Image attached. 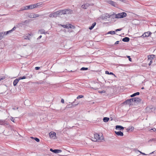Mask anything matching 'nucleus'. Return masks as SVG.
<instances>
[{
    "mask_svg": "<svg viewBox=\"0 0 156 156\" xmlns=\"http://www.w3.org/2000/svg\"><path fill=\"white\" fill-rule=\"evenodd\" d=\"M94 137L93 138V139L92 140V141L94 142H96L98 140L101 141V140L104 139V137L102 136V134L101 136H100V135H99L98 133H96L94 134Z\"/></svg>",
    "mask_w": 156,
    "mask_h": 156,
    "instance_id": "1",
    "label": "nucleus"
},
{
    "mask_svg": "<svg viewBox=\"0 0 156 156\" xmlns=\"http://www.w3.org/2000/svg\"><path fill=\"white\" fill-rule=\"evenodd\" d=\"M126 13L123 12L115 14V18H122L126 17Z\"/></svg>",
    "mask_w": 156,
    "mask_h": 156,
    "instance_id": "2",
    "label": "nucleus"
},
{
    "mask_svg": "<svg viewBox=\"0 0 156 156\" xmlns=\"http://www.w3.org/2000/svg\"><path fill=\"white\" fill-rule=\"evenodd\" d=\"M34 6L32 5H29L24 6L21 8L20 10L23 11L27 9H34Z\"/></svg>",
    "mask_w": 156,
    "mask_h": 156,
    "instance_id": "3",
    "label": "nucleus"
},
{
    "mask_svg": "<svg viewBox=\"0 0 156 156\" xmlns=\"http://www.w3.org/2000/svg\"><path fill=\"white\" fill-rule=\"evenodd\" d=\"M94 5V4L92 3H91L90 4H89L88 3H86L85 4H83L82 6L81 7L84 9H87L88 7L90 6H93Z\"/></svg>",
    "mask_w": 156,
    "mask_h": 156,
    "instance_id": "4",
    "label": "nucleus"
},
{
    "mask_svg": "<svg viewBox=\"0 0 156 156\" xmlns=\"http://www.w3.org/2000/svg\"><path fill=\"white\" fill-rule=\"evenodd\" d=\"M9 123L5 120H0V125L3 126H5L8 125Z\"/></svg>",
    "mask_w": 156,
    "mask_h": 156,
    "instance_id": "5",
    "label": "nucleus"
},
{
    "mask_svg": "<svg viewBox=\"0 0 156 156\" xmlns=\"http://www.w3.org/2000/svg\"><path fill=\"white\" fill-rule=\"evenodd\" d=\"M50 151L55 153H58L61 152L62 151L61 150L55 149L53 150L52 148H50Z\"/></svg>",
    "mask_w": 156,
    "mask_h": 156,
    "instance_id": "6",
    "label": "nucleus"
},
{
    "mask_svg": "<svg viewBox=\"0 0 156 156\" xmlns=\"http://www.w3.org/2000/svg\"><path fill=\"white\" fill-rule=\"evenodd\" d=\"M134 100H133V102H135L136 103H138L139 102H140L141 99L139 98L138 97H134Z\"/></svg>",
    "mask_w": 156,
    "mask_h": 156,
    "instance_id": "7",
    "label": "nucleus"
},
{
    "mask_svg": "<svg viewBox=\"0 0 156 156\" xmlns=\"http://www.w3.org/2000/svg\"><path fill=\"white\" fill-rule=\"evenodd\" d=\"M49 135L50 137L51 138H52L54 139H55V138L56 133H55L53 132V133H51V132H50L49 133Z\"/></svg>",
    "mask_w": 156,
    "mask_h": 156,
    "instance_id": "8",
    "label": "nucleus"
},
{
    "mask_svg": "<svg viewBox=\"0 0 156 156\" xmlns=\"http://www.w3.org/2000/svg\"><path fill=\"white\" fill-rule=\"evenodd\" d=\"M155 58V55H149L147 56L148 60H152Z\"/></svg>",
    "mask_w": 156,
    "mask_h": 156,
    "instance_id": "9",
    "label": "nucleus"
},
{
    "mask_svg": "<svg viewBox=\"0 0 156 156\" xmlns=\"http://www.w3.org/2000/svg\"><path fill=\"white\" fill-rule=\"evenodd\" d=\"M151 34V32H146L144 33L142 35L143 37H147L150 36Z\"/></svg>",
    "mask_w": 156,
    "mask_h": 156,
    "instance_id": "10",
    "label": "nucleus"
},
{
    "mask_svg": "<svg viewBox=\"0 0 156 156\" xmlns=\"http://www.w3.org/2000/svg\"><path fill=\"white\" fill-rule=\"evenodd\" d=\"M66 14H72L73 13V11L71 9H65Z\"/></svg>",
    "mask_w": 156,
    "mask_h": 156,
    "instance_id": "11",
    "label": "nucleus"
},
{
    "mask_svg": "<svg viewBox=\"0 0 156 156\" xmlns=\"http://www.w3.org/2000/svg\"><path fill=\"white\" fill-rule=\"evenodd\" d=\"M115 129L120 130H123L124 128L121 126L117 125L115 126Z\"/></svg>",
    "mask_w": 156,
    "mask_h": 156,
    "instance_id": "12",
    "label": "nucleus"
},
{
    "mask_svg": "<svg viewBox=\"0 0 156 156\" xmlns=\"http://www.w3.org/2000/svg\"><path fill=\"white\" fill-rule=\"evenodd\" d=\"M115 133L118 136H123V133L121 131H115Z\"/></svg>",
    "mask_w": 156,
    "mask_h": 156,
    "instance_id": "13",
    "label": "nucleus"
},
{
    "mask_svg": "<svg viewBox=\"0 0 156 156\" xmlns=\"http://www.w3.org/2000/svg\"><path fill=\"white\" fill-rule=\"evenodd\" d=\"M108 4H110L111 5L114 7L116 6V3L112 1L109 0L108 1Z\"/></svg>",
    "mask_w": 156,
    "mask_h": 156,
    "instance_id": "14",
    "label": "nucleus"
},
{
    "mask_svg": "<svg viewBox=\"0 0 156 156\" xmlns=\"http://www.w3.org/2000/svg\"><path fill=\"white\" fill-rule=\"evenodd\" d=\"M58 11L53 13L54 17H56L60 15Z\"/></svg>",
    "mask_w": 156,
    "mask_h": 156,
    "instance_id": "15",
    "label": "nucleus"
},
{
    "mask_svg": "<svg viewBox=\"0 0 156 156\" xmlns=\"http://www.w3.org/2000/svg\"><path fill=\"white\" fill-rule=\"evenodd\" d=\"M59 12V14L60 15H65L66 14V10L65 9L62 10H60L58 11Z\"/></svg>",
    "mask_w": 156,
    "mask_h": 156,
    "instance_id": "16",
    "label": "nucleus"
},
{
    "mask_svg": "<svg viewBox=\"0 0 156 156\" xmlns=\"http://www.w3.org/2000/svg\"><path fill=\"white\" fill-rule=\"evenodd\" d=\"M20 80L19 78L16 79L13 81V84L14 86H16Z\"/></svg>",
    "mask_w": 156,
    "mask_h": 156,
    "instance_id": "17",
    "label": "nucleus"
},
{
    "mask_svg": "<svg viewBox=\"0 0 156 156\" xmlns=\"http://www.w3.org/2000/svg\"><path fill=\"white\" fill-rule=\"evenodd\" d=\"M129 39L128 37H126L122 39V41L123 42H128L129 41Z\"/></svg>",
    "mask_w": 156,
    "mask_h": 156,
    "instance_id": "18",
    "label": "nucleus"
},
{
    "mask_svg": "<svg viewBox=\"0 0 156 156\" xmlns=\"http://www.w3.org/2000/svg\"><path fill=\"white\" fill-rule=\"evenodd\" d=\"M96 25V23L94 22V23H93L92 25L90 27H89V29L90 30H92L94 28V26H95Z\"/></svg>",
    "mask_w": 156,
    "mask_h": 156,
    "instance_id": "19",
    "label": "nucleus"
},
{
    "mask_svg": "<svg viewBox=\"0 0 156 156\" xmlns=\"http://www.w3.org/2000/svg\"><path fill=\"white\" fill-rule=\"evenodd\" d=\"M140 94V93L139 92H137L136 93H134L133 94L131 95L130 96L131 97H135L136 95H138Z\"/></svg>",
    "mask_w": 156,
    "mask_h": 156,
    "instance_id": "20",
    "label": "nucleus"
},
{
    "mask_svg": "<svg viewBox=\"0 0 156 156\" xmlns=\"http://www.w3.org/2000/svg\"><path fill=\"white\" fill-rule=\"evenodd\" d=\"M109 120V118L107 117H104L103 121L105 122H107Z\"/></svg>",
    "mask_w": 156,
    "mask_h": 156,
    "instance_id": "21",
    "label": "nucleus"
},
{
    "mask_svg": "<svg viewBox=\"0 0 156 156\" xmlns=\"http://www.w3.org/2000/svg\"><path fill=\"white\" fill-rule=\"evenodd\" d=\"M123 104L125 105L128 104V105H130L131 103H130V101L129 100V99H128L126 101H125L124 102Z\"/></svg>",
    "mask_w": 156,
    "mask_h": 156,
    "instance_id": "22",
    "label": "nucleus"
},
{
    "mask_svg": "<svg viewBox=\"0 0 156 156\" xmlns=\"http://www.w3.org/2000/svg\"><path fill=\"white\" fill-rule=\"evenodd\" d=\"M29 17L30 18H33L36 17L35 15L34 14L31 13L29 16Z\"/></svg>",
    "mask_w": 156,
    "mask_h": 156,
    "instance_id": "23",
    "label": "nucleus"
},
{
    "mask_svg": "<svg viewBox=\"0 0 156 156\" xmlns=\"http://www.w3.org/2000/svg\"><path fill=\"white\" fill-rule=\"evenodd\" d=\"M69 28H72V29H74L75 27H74V26H73V25H72L71 24H69L68 25V27H67V28L68 29Z\"/></svg>",
    "mask_w": 156,
    "mask_h": 156,
    "instance_id": "24",
    "label": "nucleus"
},
{
    "mask_svg": "<svg viewBox=\"0 0 156 156\" xmlns=\"http://www.w3.org/2000/svg\"><path fill=\"white\" fill-rule=\"evenodd\" d=\"M5 35V34L3 32L0 33V40L3 38L4 36Z\"/></svg>",
    "mask_w": 156,
    "mask_h": 156,
    "instance_id": "25",
    "label": "nucleus"
},
{
    "mask_svg": "<svg viewBox=\"0 0 156 156\" xmlns=\"http://www.w3.org/2000/svg\"><path fill=\"white\" fill-rule=\"evenodd\" d=\"M110 16H111L109 14H107L105 16L102 17V19L103 20H105V19H106L107 17L109 18Z\"/></svg>",
    "mask_w": 156,
    "mask_h": 156,
    "instance_id": "26",
    "label": "nucleus"
},
{
    "mask_svg": "<svg viewBox=\"0 0 156 156\" xmlns=\"http://www.w3.org/2000/svg\"><path fill=\"white\" fill-rule=\"evenodd\" d=\"M107 34H110L112 35L114 34H115V32L114 31H109L108 32Z\"/></svg>",
    "mask_w": 156,
    "mask_h": 156,
    "instance_id": "27",
    "label": "nucleus"
},
{
    "mask_svg": "<svg viewBox=\"0 0 156 156\" xmlns=\"http://www.w3.org/2000/svg\"><path fill=\"white\" fill-rule=\"evenodd\" d=\"M79 103L77 102H76V100H75V101H74L72 103V105L73 106H76Z\"/></svg>",
    "mask_w": 156,
    "mask_h": 156,
    "instance_id": "28",
    "label": "nucleus"
},
{
    "mask_svg": "<svg viewBox=\"0 0 156 156\" xmlns=\"http://www.w3.org/2000/svg\"><path fill=\"white\" fill-rule=\"evenodd\" d=\"M40 4V3H38L37 4H32V5H33V6H34V8H35L37 7Z\"/></svg>",
    "mask_w": 156,
    "mask_h": 156,
    "instance_id": "29",
    "label": "nucleus"
},
{
    "mask_svg": "<svg viewBox=\"0 0 156 156\" xmlns=\"http://www.w3.org/2000/svg\"><path fill=\"white\" fill-rule=\"evenodd\" d=\"M39 31L40 32L41 34H45V30L44 29L40 30ZM46 32L45 33H46Z\"/></svg>",
    "mask_w": 156,
    "mask_h": 156,
    "instance_id": "30",
    "label": "nucleus"
},
{
    "mask_svg": "<svg viewBox=\"0 0 156 156\" xmlns=\"http://www.w3.org/2000/svg\"><path fill=\"white\" fill-rule=\"evenodd\" d=\"M105 73L107 74L112 75H115V74L113 73L112 72L109 73V72L108 71H105Z\"/></svg>",
    "mask_w": 156,
    "mask_h": 156,
    "instance_id": "31",
    "label": "nucleus"
},
{
    "mask_svg": "<svg viewBox=\"0 0 156 156\" xmlns=\"http://www.w3.org/2000/svg\"><path fill=\"white\" fill-rule=\"evenodd\" d=\"M134 129V128L132 126H130L129 127L128 130H130L131 131H133V130Z\"/></svg>",
    "mask_w": 156,
    "mask_h": 156,
    "instance_id": "32",
    "label": "nucleus"
},
{
    "mask_svg": "<svg viewBox=\"0 0 156 156\" xmlns=\"http://www.w3.org/2000/svg\"><path fill=\"white\" fill-rule=\"evenodd\" d=\"M88 68H85L84 67H83L82 68H81L80 70H88Z\"/></svg>",
    "mask_w": 156,
    "mask_h": 156,
    "instance_id": "33",
    "label": "nucleus"
},
{
    "mask_svg": "<svg viewBox=\"0 0 156 156\" xmlns=\"http://www.w3.org/2000/svg\"><path fill=\"white\" fill-rule=\"evenodd\" d=\"M18 78L19 79V80H20L25 79L26 78V77L25 76H20V77H19Z\"/></svg>",
    "mask_w": 156,
    "mask_h": 156,
    "instance_id": "34",
    "label": "nucleus"
},
{
    "mask_svg": "<svg viewBox=\"0 0 156 156\" xmlns=\"http://www.w3.org/2000/svg\"><path fill=\"white\" fill-rule=\"evenodd\" d=\"M11 30H10L7 31L6 32H4V34H5V35H6L7 34H8L9 33H11Z\"/></svg>",
    "mask_w": 156,
    "mask_h": 156,
    "instance_id": "35",
    "label": "nucleus"
},
{
    "mask_svg": "<svg viewBox=\"0 0 156 156\" xmlns=\"http://www.w3.org/2000/svg\"><path fill=\"white\" fill-rule=\"evenodd\" d=\"M34 140L37 142H38L40 141L39 139L37 137L34 138Z\"/></svg>",
    "mask_w": 156,
    "mask_h": 156,
    "instance_id": "36",
    "label": "nucleus"
},
{
    "mask_svg": "<svg viewBox=\"0 0 156 156\" xmlns=\"http://www.w3.org/2000/svg\"><path fill=\"white\" fill-rule=\"evenodd\" d=\"M83 97V95H79V96H78L76 98L78 99H79V98H82Z\"/></svg>",
    "mask_w": 156,
    "mask_h": 156,
    "instance_id": "37",
    "label": "nucleus"
},
{
    "mask_svg": "<svg viewBox=\"0 0 156 156\" xmlns=\"http://www.w3.org/2000/svg\"><path fill=\"white\" fill-rule=\"evenodd\" d=\"M61 26L62 27H64V28H67V27H68L67 25H64L61 24Z\"/></svg>",
    "mask_w": 156,
    "mask_h": 156,
    "instance_id": "38",
    "label": "nucleus"
},
{
    "mask_svg": "<svg viewBox=\"0 0 156 156\" xmlns=\"http://www.w3.org/2000/svg\"><path fill=\"white\" fill-rule=\"evenodd\" d=\"M98 93H99L100 94H102V93H105L106 92V91L103 90L98 91Z\"/></svg>",
    "mask_w": 156,
    "mask_h": 156,
    "instance_id": "39",
    "label": "nucleus"
},
{
    "mask_svg": "<svg viewBox=\"0 0 156 156\" xmlns=\"http://www.w3.org/2000/svg\"><path fill=\"white\" fill-rule=\"evenodd\" d=\"M129 100L130 101V103H131L132 102H133V100H134V98H133L130 99H129Z\"/></svg>",
    "mask_w": 156,
    "mask_h": 156,
    "instance_id": "40",
    "label": "nucleus"
},
{
    "mask_svg": "<svg viewBox=\"0 0 156 156\" xmlns=\"http://www.w3.org/2000/svg\"><path fill=\"white\" fill-rule=\"evenodd\" d=\"M126 56L129 58V60L130 62H132V58H130V56Z\"/></svg>",
    "mask_w": 156,
    "mask_h": 156,
    "instance_id": "41",
    "label": "nucleus"
},
{
    "mask_svg": "<svg viewBox=\"0 0 156 156\" xmlns=\"http://www.w3.org/2000/svg\"><path fill=\"white\" fill-rule=\"evenodd\" d=\"M25 40H30V37H29V36H27L26 37H25L24 39Z\"/></svg>",
    "mask_w": 156,
    "mask_h": 156,
    "instance_id": "42",
    "label": "nucleus"
},
{
    "mask_svg": "<svg viewBox=\"0 0 156 156\" xmlns=\"http://www.w3.org/2000/svg\"><path fill=\"white\" fill-rule=\"evenodd\" d=\"M122 28H119V29H116L115 30V32L116 31H120L122 30Z\"/></svg>",
    "mask_w": 156,
    "mask_h": 156,
    "instance_id": "43",
    "label": "nucleus"
},
{
    "mask_svg": "<svg viewBox=\"0 0 156 156\" xmlns=\"http://www.w3.org/2000/svg\"><path fill=\"white\" fill-rule=\"evenodd\" d=\"M11 120L13 122H14V120H15V119H14V118L13 117H11Z\"/></svg>",
    "mask_w": 156,
    "mask_h": 156,
    "instance_id": "44",
    "label": "nucleus"
},
{
    "mask_svg": "<svg viewBox=\"0 0 156 156\" xmlns=\"http://www.w3.org/2000/svg\"><path fill=\"white\" fill-rule=\"evenodd\" d=\"M16 29V27H14L11 30V31L12 32L14 30H15Z\"/></svg>",
    "mask_w": 156,
    "mask_h": 156,
    "instance_id": "45",
    "label": "nucleus"
},
{
    "mask_svg": "<svg viewBox=\"0 0 156 156\" xmlns=\"http://www.w3.org/2000/svg\"><path fill=\"white\" fill-rule=\"evenodd\" d=\"M53 13H51V14H50V15H49V17H53Z\"/></svg>",
    "mask_w": 156,
    "mask_h": 156,
    "instance_id": "46",
    "label": "nucleus"
},
{
    "mask_svg": "<svg viewBox=\"0 0 156 156\" xmlns=\"http://www.w3.org/2000/svg\"><path fill=\"white\" fill-rule=\"evenodd\" d=\"M40 69V67H35V69L36 70H38Z\"/></svg>",
    "mask_w": 156,
    "mask_h": 156,
    "instance_id": "47",
    "label": "nucleus"
},
{
    "mask_svg": "<svg viewBox=\"0 0 156 156\" xmlns=\"http://www.w3.org/2000/svg\"><path fill=\"white\" fill-rule=\"evenodd\" d=\"M139 151L140 152V153L141 154H143V155H147V154H146L145 153H143V152H141V151Z\"/></svg>",
    "mask_w": 156,
    "mask_h": 156,
    "instance_id": "48",
    "label": "nucleus"
},
{
    "mask_svg": "<svg viewBox=\"0 0 156 156\" xmlns=\"http://www.w3.org/2000/svg\"><path fill=\"white\" fill-rule=\"evenodd\" d=\"M61 102L62 103H64V100L63 99H62L61 100Z\"/></svg>",
    "mask_w": 156,
    "mask_h": 156,
    "instance_id": "49",
    "label": "nucleus"
},
{
    "mask_svg": "<svg viewBox=\"0 0 156 156\" xmlns=\"http://www.w3.org/2000/svg\"><path fill=\"white\" fill-rule=\"evenodd\" d=\"M119 41H117L114 44H119Z\"/></svg>",
    "mask_w": 156,
    "mask_h": 156,
    "instance_id": "50",
    "label": "nucleus"
},
{
    "mask_svg": "<svg viewBox=\"0 0 156 156\" xmlns=\"http://www.w3.org/2000/svg\"><path fill=\"white\" fill-rule=\"evenodd\" d=\"M41 37H42V36L40 35L37 38V39L39 40V39H40L41 38Z\"/></svg>",
    "mask_w": 156,
    "mask_h": 156,
    "instance_id": "51",
    "label": "nucleus"
},
{
    "mask_svg": "<svg viewBox=\"0 0 156 156\" xmlns=\"http://www.w3.org/2000/svg\"><path fill=\"white\" fill-rule=\"evenodd\" d=\"M152 62V60H151V61L150 62V63H149V65L150 66Z\"/></svg>",
    "mask_w": 156,
    "mask_h": 156,
    "instance_id": "52",
    "label": "nucleus"
},
{
    "mask_svg": "<svg viewBox=\"0 0 156 156\" xmlns=\"http://www.w3.org/2000/svg\"><path fill=\"white\" fill-rule=\"evenodd\" d=\"M5 78V77H3L2 78H1V77H0V81L4 79Z\"/></svg>",
    "mask_w": 156,
    "mask_h": 156,
    "instance_id": "53",
    "label": "nucleus"
},
{
    "mask_svg": "<svg viewBox=\"0 0 156 156\" xmlns=\"http://www.w3.org/2000/svg\"><path fill=\"white\" fill-rule=\"evenodd\" d=\"M151 129L153 130V131H156V129L155 128H153V129Z\"/></svg>",
    "mask_w": 156,
    "mask_h": 156,
    "instance_id": "54",
    "label": "nucleus"
},
{
    "mask_svg": "<svg viewBox=\"0 0 156 156\" xmlns=\"http://www.w3.org/2000/svg\"><path fill=\"white\" fill-rule=\"evenodd\" d=\"M35 15L36 17H38L39 16V15H38V14H35Z\"/></svg>",
    "mask_w": 156,
    "mask_h": 156,
    "instance_id": "55",
    "label": "nucleus"
},
{
    "mask_svg": "<svg viewBox=\"0 0 156 156\" xmlns=\"http://www.w3.org/2000/svg\"><path fill=\"white\" fill-rule=\"evenodd\" d=\"M154 152V151H153V152H151V153H150V154H153Z\"/></svg>",
    "mask_w": 156,
    "mask_h": 156,
    "instance_id": "56",
    "label": "nucleus"
},
{
    "mask_svg": "<svg viewBox=\"0 0 156 156\" xmlns=\"http://www.w3.org/2000/svg\"><path fill=\"white\" fill-rule=\"evenodd\" d=\"M30 138H32V139H34V138L32 136H31L30 137Z\"/></svg>",
    "mask_w": 156,
    "mask_h": 156,
    "instance_id": "57",
    "label": "nucleus"
},
{
    "mask_svg": "<svg viewBox=\"0 0 156 156\" xmlns=\"http://www.w3.org/2000/svg\"><path fill=\"white\" fill-rule=\"evenodd\" d=\"M141 89H144V87H142L141 88Z\"/></svg>",
    "mask_w": 156,
    "mask_h": 156,
    "instance_id": "58",
    "label": "nucleus"
},
{
    "mask_svg": "<svg viewBox=\"0 0 156 156\" xmlns=\"http://www.w3.org/2000/svg\"><path fill=\"white\" fill-rule=\"evenodd\" d=\"M75 71H73L72 70H71L70 72H75Z\"/></svg>",
    "mask_w": 156,
    "mask_h": 156,
    "instance_id": "59",
    "label": "nucleus"
},
{
    "mask_svg": "<svg viewBox=\"0 0 156 156\" xmlns=\"http://www.w3.org/2000/svg\"><path fill=\"white\" fill-rule=\"evenodd\" d=\"M46 156H50L49 154H47Z\"/></svg>",
    "mask_w": 156,
    "mask_h": 156,
    "instance_id": "60",
    "label": "nucleus"
},
{
    "mask_svg": "<svg viewBox=\"0 0 156 156\" xmlns=\"http://www.w3.org/2000/svg\"><path fill=\"white\" fill-rule=\"evenodd\" d=\"M12 109H13V110H15V109H16V108H12Z\"/></svg>",
    "mask_w": 156,
    "mask_h": 156,
    "instance_id": "61",
    "label": "nucleus"
},
{
    "mask_svg": "<svg viewBox=\"0 0 156 156\" xmlns=\"http://www.w3.org/2000/svg\"><path fill=\"white\" fill-rule=\"evenodd\" d=\"M128 129H129V128H128L127 129V131H129L128 130Z\"/></svg>",
    "mask_w": 156,
    "mask_h": 156,
    "instance_id": "62",
    "label": "nucleus"
},
{
    "mask_svg": "<svg viewBox=\"0 0 156 156\" xmlns=\"http://www.w3.org/2000/svg\"><path fill=\"white\" fill-rule=\"evenodd\" d=\"M27 21V20H25V21L24 22V23H25V22H26Z\"/></svg>",
    "mask_w": 156,
    "mask_h": 156,
    "instance_id": "63",
    "label": "nucleus"
},
{
    "mask_svg": "<svg viewBox=\"0 0 156 156\" xmlns=\"http://www.w3.org/2000/svg\"><path fill=\"white\" fill-rule=\"evenodd\" d=\"M29 34V35H30V36H31V34Z\"/></svg>",
    "mask_w": 156,
    "mask_h": 156,
    "instance_id": "64",
    "label": "nucleus"
}]
</instances>
